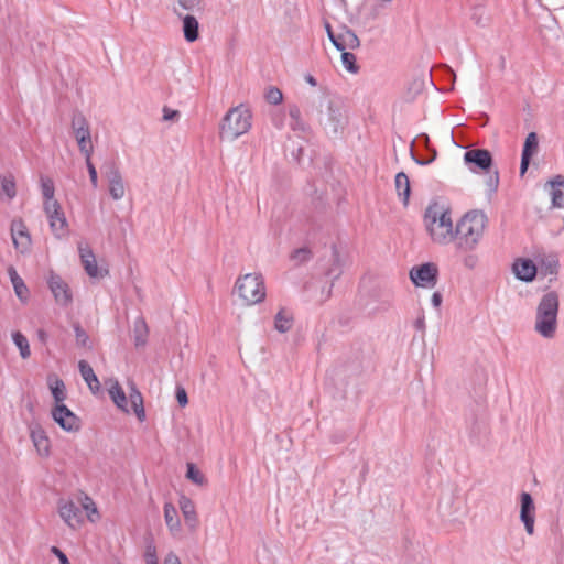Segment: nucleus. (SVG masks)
Returning a JSON list of instances; mask_svg holds the SVG:
<instances>
[{
	"label": "nucleus",
	"instance_id": "obj_1",
	"mask_svg": "<svg viewBox=\"0 0 564 564\" xmlns=\"http://www.w3.org/2000/svg\"><path fill=\"white\" fill-rule=\"evenodd\" d=\"M487 223L488 217L482 210L467 212L456 224L454 230L457 248L464 251L475 249L484 235Z\"/></svg>",
	"mask_w": 564,
	"mask_h": 564
},
{
	"label": "nucleus",
	"instance_id": "obj_2",
	"mask_svg": "<svg viewBox=\"0 0 564 564\" xmlns=\"http://www.w3.org/2000/svg\"><path fill=\"white\" fill-rule=\"evenodd\" d=\"M424 223L432 240L440 245L454 241L451 209L437 202L431 203L424 213Z\"/></svg>",
	"mask_w": 564,
	"mask_h": 564
},
{
	"label": "nucleus",
	"instance_id": "obj_3",
	"mask_svg": "<svg viewBox=\"0 0 564 564\" xmlns=\"http://www.w3.org/2000/svg\"><path fill=\"white\" fill-rule=\"evenodd\" d=\"M251 119L250 110L241 106L231 108L220 124V138L232 141L247 133L251 128Z\"/></svg>",
	"mask_w": 564,
	"mask_h": 564
},
{
	"label": "nucleus",
	"instance_id": "obj_4",
	"mask_svg": "<svg viewBox=\"0 0 564 564\" xmlns=\"http://www.w3.org/2000/svg\"><path fill=\"white\" fill-rule=\"evenodd\" d=\"M235 292L246 305L260 303L265 297V286L261 274L248 273L235 284Z\"/></svg>",
	"mask_w": 564,
	"mask_h": 564
},
{
	"label": "nucleus",
	"instance_id": "obj_5",
	"mask_svg": "<svg viewBox=\"0 0 564 564\" xmlns=\"http://www.w3.org/2000/svg\"><path fill=\"white\" fill-rule=\"evenodd\" d=\"M326 106V115L324 116L322 111H318V120L328 133L337 134L346 124V116L338 102L327 100Z\"/></svg>",
	"mask_w": 564,
	"mask_h": 564
},
{
	"label": "nucleus",
	"instance_id": "obj_6",
	"mask_svg": "<svg viewBox=\"0 0 564 564\" xmlns=\"http://www.w3.org/2000/svg\"><path fill=\"white\" fill-rule=\"evenodd\" d=\"M43 209L47 216L50 228L57 239L68 236V221L59 203L43 204Z\"/></svg>",
	"mask_w": 564,
	"mask_h": 564
},
{
	"label": "nucleus",
	"instance_id": "obj_7",
	"mask_svg": "<svg viewBox=\"0 0 564 564\" xmlns=\"http://www.w3.org/2000/svg\"><path fill=\"white\" fill-rule=\"evenodd\" d=\"M46 283L57 304L67 306L73 301L72 290L68 283L55 271L51 270Z\"/></svg>",
	"mask_w": 564,
	"mask_h": 564
},
{
	"label": "nucleus",
	"instance_id": "obj_8",
	"mask_svg": "<svg viewBox=\"0 0 564 564\" xmlns=\"http://www.w3.org/2000/svg\"><path fill=\"white\" fill-rule=\"evenodd\" d=\"M101 173L109 183V194L115 200L124 196V185L119 167L113 160L107 161L101 166Z\"/></svg>",
	"mask_w": 564,
	"mask_h": 564
},
{
	"label": "nucleus",
	"instance_id": "obj_9",
	"mask_svg": "<svg viewBox=\"0 0 564 564\" xmlns=\"http://www.w3.org/2000/svg\"><path fill=\"white\" fill-rule=\"evenodd\" d=\"M464 162L474 173L478 171L490 172L494 159L487 149H470L464 153Z\"/></svg>",
	"mask_w": 564,
	"mask_h": 564
},
{
	"label": "nucleus",
	"instance_id": "obj_10",
	"mask_svg": "<svg viewBox=\"0 0 564 564\" xmlns=\"http://www.w3.org/2000/svg\"><path fill=\"white\" fill-rule=\"evenodd\" d=\"M438 269L432 262L414 267L410 271V279L416 286L433 288L437 282Z\"/></svg>",
	"mask_w": 564,
	"mask_h": 564
},
{
	"label": "nucleus",
	"instance_id": "obj_11",
	"mask_svg": "<svg viewBox=\"0 0 564 564\" xmlns=\"http://www.w3.org/2000/svg\"><path fill=\"white\" fill-rule=\"evenodd\" d=\"M53 420L66 432L80 430L79 417L65 404H55L51 411Z\"/></svg>",
	"mask_w": 564,
	"mask_h": 564
},
{
	"label": "nucleus",
	"instance_id": "obj_12",
	"mask_svg": "<svg viewBox=\"0 0 564 564\" xmlns=\"http://www.w3.org/2000/svg\"><path fill=\"white\" fill-rule=\"evenodd\" d=\"M534 511L535 506L531 495L529 492H522L520 519L523 522L525 531L529 535L534 533Z\"/></svg>",
	"mask_w": 564,
	"mask_h": 564
},
{
	"label": "nucleus",
	"instance_id": "obj_13",
	"mask_svg": "<svg viewBox=\"0 0 564 564\" xmlns=\"http://www.w3.org/2000/svg\"><path fill=\"white\" fill-rule=\"evenodd\" d=\"M59 516L72 528L83 522L82 509L72 500H61L58 503Z\"/></svg>",
	"mask_w": 564,
	"mask_h": 564
},
{
	"label": "nucleus",
	"instance_id": "obj_14",
	"mask_svg": "<svg viewBox=\"0 0 564 564\" xmlns=\"http://www.w3.org/2000/svg\"><path fill=\"white\" fill-rule=\"evenodd\" d=\"M558 296L555 292H549L543 295L539 305L536 317H557Z\"/></svg>",
	"mask_w": 564,
	"mask_h": 564
},
{
	"label": "nucleus",
	"instance_id": "obj_15",
	"mask_svg": "<svg viewBox=\"0 0 564 564\" xmlns=\"http://www.w3.org/2000/svg\"><path fill=\"white\" fill-rule=\"evenodd\" d=\"M512 269L516 278L524 282L533 281L538 272L536 265L531 259H517Z\"/></svg>",
	"mask_w": 564,
	"mask_h": 564
},
{
	"label": "nucleus",
	"instance_id": "obj_16",
	"mask_svg": "<svg viewBox=\"0 0 564 564\" xmlns=\"http://www.w3.org/2000/svg\"><path fill=\"white\" fill-rule=\"evenodd\" d=\"M417 141H419V144L423 147L424 151L426 152V155L417 156L414 153L413 149H411L412 159L419 165H427V164L432 163L437 156V151L435 148H433L431 145L429 135L425 133H422L421 135L417 137Z\"/></svg>",
	"mask_w": 564,
	"mask_h": 564
},
{
	"label": "nucleus",
	"instance_id": "obj_17",
	"mask_svg": "<svg viewBox=\"0 0 564 564\" xmlns=\"http://www.w3.org/2000/svg\"><path fill=\"white\" fill-rule=\"evenodd\" d=\"M178 505L183 513L185 524L189 528L191 531H195L198 525V519L194 502L192 499L183 495L180 498Z\"/></svg>",
	"mask_w": 564,
	"mask_h": 564
},
{
	"label": "nucleus",
	"instance_id": "obj_18",
	"mask_svg": "<svg viewBox=\"0 0 564 564\" xmlns=\"http://www.w3.org/2000/svg\"><path fill=\"white\" fill-rule=\"evenodd\" d=\"M11 235L15 248L22 247L28 249L31 245V237L28 232V228L22 220H13L11 225Z\"/></svg>",
	"mask_w": 564,
	"mask_h": 564
},
{
	"label": "nucleus",
	"instance_id": "obj_19",
	"mask_svg": "<svg viewBox=\"0 0 564 564\" xmlns=\"http://www.w3.org/2000/svg\"><path fill=\"white\" fill-rule=\"evenodd\" d=\"M338 39L340 41L338 51H346L347 48L356 50L360 46L359 37L355 31L348 28L346 24L339 25Z\"/></svg>",
	"mask_w": 564,
	"mask_h": 564
},
{
	"label": "nucleus",
	"instance_id": "obj_20",
	"mask_svg": "<svg viewBox=\"0 0 564 564\" xmlns=\"http://www.w3.org/2000/svg\"><path fill=\"white\" fill-rule=\"evenodd\" d=\"M32 442L41 456H48L50 440L41 425L36 424L31 427Z\"/></svg>",
	"mask_w": 564,
	"mask_h": 564
},
{
	"label": "nucleus",
	"instance_id": "obj_21",
	"mask_svg": "<svg viewBox=\"0 0 564 564\" xmlns=\"http://www.w3.org/2000/svg\"><path fill=\"white\" fill-rule=\"evenodd\" d=\"M131 337L133 338L134 347L143 348L148 344L149 326L145 319H134L131 328Z\"/></svg>",
	"mask_w": 564,
	"mask_h": 564
},
{
	"label": "nucleus",
	"instance_id": "obj_22",
	"mask_svg": "<svg viewBox=\"0 0 564 564\" xmlns=\"http://www.w3.org/2000/svg\"><path fill=\"white\" fill-rule=\"evenodd\" d=\"M550 187L552 206L564 208V176L556 175L552 181H550Z\"/></svg>",
	"mask_w": 564,
	"mask_h": 564
},
{
	"label": "nucleus",
	"instance_id": "obj_23",
	"mask_svg": "<svg viewBox=\"0 0 564 564\" xmlns=\"http://www.w3.org/2000/svg\"><path fill=\"white\" fill-rule=\"evenodd\" d=\"M78 251L86 273L91 278L97 276L98 265L93 250L89 247H83L82 245H79Z\"/></svg>",
	"mask_w": 564,
	"mask_h": 564
},
{
	"label": "nucleus",
	"instance_id": "obj_24",
	"mask_svg": "<svg viewBox=\"0 0 564 564\" xmlns=\"http://www.w3.org/2000/svg\"><path fill=\"white\" fill-rule=\"evenodd\" d=\"M47 384L52 392L53 399L55 400V404H64L63 402L67 397L64 381L56 375H50L47 377Z\"/></svg>",
	"mask_w": 564,
	"mask_h": 564
},
{
	"label": "nucleus",
	"instance_id": "obj_25",
	"mask_svg": "<svg viewBox=\"0 0 564 564\" xmlns=\"http://www.w3.org/2000/svg\"><path fill=\"white\" fill-rule=\"evenodd\" d=\"M78 369L83 377V379L86 381L87 386L91 390L93 393H96L100 389V382L95 375L91 366L86 360H79L78 362Z\"/></svg>",
	"mask_w": 564,
	"mask_h": 564
},
{
	"label": "nucleus",
	"instance_id": "obj_26",
	"mask_svg": "<svg viewBox=\"0 0 564 564\" xmlns=\"http://www.w3.org/2000/svg\"><path fill=\"white\" fill-rule=\"evenodd\" d=\"M129 402H130L131 408H132L133 412L135 413L138 420L140 422H143L145 420L143 397L134 383H132L130 386Z\"/></svg>",
	"mask_w": 564,
	"mask_h": 564
},
{
	"label": "nucleus",
	"instance_id": "obj_27",
	"mask_svg": "<svg viewBox=\"0 0 564 564\" xmlns=\"http://www.w3.org/2000/svg\"><path fill=\"white\" fill-rule=\"evenodd\" d=\"M199 24L197 19L192 15L187 14L183 17V33L184 37L187 42L192 43L195 42L199 36Z\"/></svg>",
	"mask_w": 564,
	"mask_h": 564
},
{
	"label": "nucleus",
	"instance_id": "obj_28",
	"mask_svg": "<svg viewBox=\"0 0 564 564\" xmlns=\"http://www.w3.org/2000/svg\"><path fill=\"white\" fill-rule=\"evenodd\" d=\"M395 189L398 196L401 198L404 206H408L411 187L408 175L404 172H399L395 175Z\"/></svg>",
	"mask_w": 564,
	"mask_h": 564
},
{
	"label": "nucleus",
	"instance_id": "obj_29",
	"mask_svg": "<svg viewBox=\"0 0 564 564\" xmlns=\"http://www.w3.org/2000/svg\"><path fill=\"white\" fill-rule=\"evenodd\" d=\"M73 133L77 140L79 151L83 154L93 153L90 128L85 127L78 130H73Z\"/></svg>",
	"mask_w": 564,
	"mask_h": 564
},
{
	"label": "nucleus",
	"instance_id": "obj_30",
	"mask_svg": "<svg viewBox=\"0 0 564 564\" xmlns=\"http://www.w3.org/2000/svg\"><path fill=\"white\" fill-rule=\"evenodd\" d=\"M8 274L10 276L17 296L21 301L26 300L29 296V289L25 285L23 279L18 274L17 270L12 265L8 268Z\"/></svg>",
	"mask_w": 564,
	"mask_h": 564
},
{
	"label": "nucleus",
	"instance_id": "obj_31",
	"mask_svg": "<svg viewBox=\"0 0 564 564\" xmlns=\"http://www.w3.org/2000/svg\"><path fill=\"white\" fill-rule=\"evenodd\" d=\"M109 394L118 409L122 410L126 413H129V409L127 408L128 399L122 387L119 384L118 381H115V383L110 387Z\"/></svg>",
	"mask_w": 564,
	"mask_h": 564
},
{
	"label": "nucleus",
	"instance_id": "obj_32",
	"mask_svg": "<svg viewBox=\"0 0 564 564\" xmlns=\"http://www.w3.org/2000/svg\"><path fill=\"white\" fill-rule=\"evenodd\" d=\"M164 519L171 532H178L181 530V521L177 514V510L170 502L164 505Z\"/></svg>",
	"mask_w": 564,
	"mask_h": 564
},
{
	"label": "nucleus",
	"instance_id": "obj_33",
	"mask_svg": "<svg viewBox=\"0 0 564 564\" xmlns=\"http://www.w3.org/2000/svg\"><path fill=\"white\" fill-rule=\"evenodd\" d=\"M557 327V319H536L534 329L545 338H553Z\"/></svg>",
	"mask_w": 564,
	"mask_h": 564
},
{
	"label": "nucleus",
	"instance_id": "obj_34",
	"mask_svg": "<svg viewBox=\"0 0 564 564\" xmlns=\"http://www.w3.org/2000/svg\"><path fill=\"white\" fill-rule=\"evenodd\" d=\"M40 185H41V192H42V195H43V198H44L43 204L58 203L54 198L55 186H54V182H53L52 178H50L47 176H41L40 177Z\"/></svg>",
	"mask_w": 564,
	"mask_h": 564
},
{
	"label": "nucleus",
	"instance_id": "obj_35",
	"mask_svg": "<svg viewBox=\"0 0 564 564\" xmlns=\"http://www.w3.org/2000/svg\"><path fill=\"white\" fill-rule=\"evenodd\" d=\"M78 501L82 505L80 509L87 511V517L91 522H94V521H96V519L100 518L99 512L96 507V503L89 496L82 492L78 498Z\"/></svg>",
	"mask_w": 564,
	"mask_h": 564
},
{
	"label": "nucleus",
	"instance_id": "obj_36",
	"mask_svg": "<svg viewBox=\"0 0 564 564\" xmlns=\"http://www.w3.org/2000/svg\"><path fill=\"white\" fill-rule=\"evenodd\" d=\"M560 262L556 256H547L541 259V272L543 275H555L558 272Z\"/></svg>",
	"mask_w": 564,
	"mask_h": 564
},
{
	"label": "nucleus",
	"instance_id": "obj_37",
	"mask_svg": "<svg viewBox=\"0 0 564 564\" xmlns=\"http://www.w3.org/2000/svg\"><path fill=\"white\" fill-rule=\"evenodd\" d=\"M1 194L6 195L9 200L17 195V185L14 176L9 174L1 177Z\"/></svg>",
	"mask_w": 564,
	"mask_h": 564
},
{
	"label": "nucleus",
	"instance_id": "obj_38",
	"mask_svg": "<svg viewBox=\"0 0 564 564\" xmlns=\"http://www.w3.org/2000/svg\"><path fill=\"white\" fill-rule=\"evenodd\" d=\"M539 149V140L538 134L535 132H530L524 141L522 154L525 156L532 158Z\"/></svg>",
	"mask_w": 564,
	"mask_h": 564
},
{
	"label": "nucleus",
	"instance_id": "obj_39",
	"mask_svg": "<svg viewBox=\"0 0 564 564\" xmlns=\"http://www.w3.org/2000/svg\"><path fill=\"white\" fill-rule=\"evenodd\" d=\"M12 339H13V343L15 344V346L20 350L21 357L23 359L29 358L31 355V351H30V346H29V341H28L26 337L23 334H21L20 332H14L12 334Z\"/></svg>",
	"mask_w": 564,
	"mask_h": 564
},
{
	"label": "nucleus",
	"instance_id": "obj_40",
	"mask_svg": "<svg viewBox=\"0 0 564 564\" xmlns=\"http://www.w3.org/2000/svg\"><path fill=\"white\" fill-rule=\"evenodd\" d=\"M186 477L198 486H204L207 484L203 473L193 463H187Z\"/></svg>",
	"mask_w": 564,
	"mask_h": 564
},
{
	"label": "nucleus",
	"instance_id": "obj_41",
	"mask_svg": "<svg viewBox=\"0 0 564 564\" xmlns=\"http://www.w3.org/2000/svg\"><path fill=\"white\" fill-rule=\"evenodd\" d=\"M73 328L75 332L77 346L90 349L91 345H90V339H89V335L87 334V332L78 323H74Z\"/></svg>",
	"mask_w": 564,
	"mask_h": 564
},
{
	"label": "nucleus",
	"instance_id": "obj_42",
	"mask_svg": "<svg viewBox=\"0 0 564 564\" xmlns=\"http://www.w3.org/2000/svg\"><path fill=\"white\" fill-rule=\"evenodd\" d=\"M341 52V63L343 66L351 74H357L359 72V66L356 62V56L351 52L340 51Z\"/></svg>",
	"mask_w": 564,
	"mask_h": 564
},
{
	"label": "nucleus",
	"instance_id": "obj_43",
	"mask_svg": "<svg viewBox=\"0 0 564 564\" xmlns=\"http://www.w3.org/2000/svg\"><path fill=\"white\" fill-rule=\"evenodd\" d=\"M332 258H333V262H334V265L337 267V269H329L327 271V275L329 278H333V279H337L340 274H341V271L339 270V267H340V257H339V251H338V248L336 245H333L332 246Z\"/></svg>",
	"mask_w": 564,
	"mask_h": 564
},
{
	"label": "nucleus",
	"instance_id": "obj_44",
	"mask_svg": "<svg viewBox=\"0 0 564 564\" xmlns=\"http://www.w3.org/2000/svg\"><path fill=\"white\" fill-rule=\"evenodd\" d=\"M312 257H313L312 251L308 248L304 247V248L295 249L292 252L291 259L296 261L297 264H302V263L310 261L312 259Z\"/></svg>",
	"mask_w": 564,
	"mask_h": 564
},
{
	"label": "nucleus",
	"instance_id": "obj_45",
	"mask_svg": "<svg viewBox=\"0 0 564 564\" xmlns=\"http://www.w3.org/2000/svg\"><path fill=\"white\" fill-rule=\"evenodd\" d=\"M265 100L271 105H279L283 100L282 91L278 87H270L265 93Z\"/></svg>",
	"mask_w": 564,
	"mask_h": 564
},
{
	"label": "nucleus",
	"instance_id": "obj_46",
	"mask_svg": "<svg viewBox=\"0 0 564 564\" xmlns=\"http://www.w3.org/2000/svg\"><path fill=\"white\" fill-rule=\"evenodd\" d=\"M84 155H85V159H86V165H87V170H88V174H89L91 186L94 188H97L98 187V176H97V170H96V167L93 164L91 159H90L91 153L84 154Z\"/></svg>",
	"mask_w": 564,
	"mask_h": 564
},
{
	"label": "nucleus",
	"instance_id": "obj_47",
	"mask_svg": "<svg viewBox=\"0 0 564 564\" xmlns=\"http://www.w3.org/2000/svg\"><path fill=\"white\" fill-rule=\"evenodd\" d=\"M85 127H89L85 116L78 110L74 111L72 116V130H78Z\"/></svg>",
	"mask_w": 564,
	"mask_h": 564
},
{
	"label": "nucleus",
	"instance_id": "obj_48",
	"mask_svg": "<svg viewBox=\"0 0 564 564\" xmlns=\"http://www.w3.org/2000/svg\"><path fill=\"white\" fill-rule=\"evenodd\" d=\"M489 194L496 193L499 186V172L496 170L486 180Z\"/></svg>",
	"mask_w": 564,
	"mask_h": 564
},
{
	"label": "nucleus",
	"instance_id": "obj_49",
	"mask_svg": "<svg viewBox=\"0 0 564 564\" xmlns=\"http://www.w3.org/2000/svg\"><path fill=\"white\" fill-rule=\"evenodd\" d=\"M290 117L295 121L293 129H304L303 122L301 121V110L296 105L289 108Z\"/></svg>",
	"mask_w": 564,
	"mask_h": 564
},
{
	"label": "nucleus",
	"instance_id": "obj_50",
	"mask_svg": "<svg viewBox=\"0 0 564 564\" xmlns=\"http://www.w3.org/2000/svg\"><path fill=\"white\" fill-rule=\"evenodd\" d=\"M175 395L177 403L181 408H184L188 404L187 392L182 386L176 387Z\"/></svg>",
	"mask_w": 564,
	"mask_h": 564
},
{
	"label": "nucleus",
	"instance_id": "obj_51",
	"mask_svg": "<svg viewBox=\"0 0 564 564\" xmlns=\"http://www.w3.org/2000/svg\"><path fill=\"white\" fill-rule=\"evenodd\" d=\"M293 319H274L273 326L279 333H286L292 328Z\"/></svg>",
	"mask_w": 564,
	"mask_h": 564
},
{
	"label": "nucleus",
	"instance_id": "obj_52",
	"mask_svg": "<svg viewBox=\"0 0 564 564\" xmlns=\"http://www.w3.org/2000/svg\"><path fill=\"white\" fill-rule=\"evenodd\" d=\"M163 120L165 121H176L178 120L181 113L178 110H174L169 108L167 106L163 107Z\"/></svg>",
	"mask_w": 564,
	"mask_h": 564
},
{
	"label": "nucleus",
	"instance_id": "obj_53",
	"mask_svg": "<svg viewBox=\"0 0 564 564\" xmlns=\"http://www.w3.org/2000/svg\"><path fill=\"white\" fill-rule=\"evenodd\" d=\"M51 552L58 558L59 564H70L66 554L57 546H52Z\"/></svg>",
	"mask_w": 564,
	"mask_h": 564
},
{
	"label": "nucleus",
	"instance_id": "obj_54",
	"mask_svg": "<svg viewBox=\"0 0 564 564\" xmlns=\"http://www.w3.org/2000/svg\"><path fill=\"white\" fill-rule=\"evenodd\" d=\"M531 159L532 158H530V156H525V155L521 154V163H520V174L521 175H524V173L527 172V170L530 165Z\"/></svg>",
	"mask_w": 564,
	"mask_h": 564
},
{
	"label": "nucleus",
	"instance_id": "obj_55",
	"mask_svg": "<svg viewBox=\"0 0 564 564\" xmlns=\"http://www.w3.org/2000/svg\"><path fill=\"white\" fill-rule=\"evenodd\" d=\"M195 0H178V4L187 11H194L195 10Z\"/></svg>",
	"mask_w": 564,
	"mask_h": 564
},
{
	"label": "nucleus",
	"instance_id": "obj_56",
	"mask_svg": "<svg viewBox=\"0 0 564 564\" xmlns=\"http://www.w3.org/2000/svg\"><path fill=\"white\" fill-rule=\"evenodd\" d=\"M145 558H147V562L149 560H154V561H158L156 558V551H155V547L152 546V545H149L147 547V551H145Z\"/></svg>",
	"mask_w": 564,
	"mask_h": 564
},
{
	"label": "nucleus",
	"instance_id": "obj_57",
	"mask_svg": "<svg viewBox=\"0 0 564 564\" xmlns=\"http://www.w3.org/2000/svg\"><path fill=\"white\" fill-rule=\"evenodd\" d=\"M329 41L333 43V45L336 47V50L338 51L339 50V39H338V32L335 33V32H329V34L327 35Z\"/></svg>",
	"mask_w": 564,
	"mask_h": 564
},
{
	"label": "nucleus",
	"instance_id": "obj_58",
	"mask_svg": "<svg viewBox=\"0 0 564 564\" xmlns=\"http://www.w3.org/2000/svg\"><path fill=\"white\" fill-rule=\"evenodd\" d=\"M412 326L415 330L424 333V329H425L424 319H414Z\"/></svg>",
	"mask_w": 564,
	"mask_h": 564
},
{
	"label": "nucleus",
	"instance_id": "obj_59",
	"mask_svg": "<svg viewBox=\"0 0 564 564\" xmlns=\"http://www.w3.org/2000/svg\"><path fill=\"white\" fill-rule=\"evenodd\" d=\"M165 564H182L178 556L174 553H170L165 558Z\"/></svg>",
	"mask_w": 564,
	"mask_h": 564
},
{
	"label": "nucleus",
	"instance_id": "obj_60",
	"mask_svg": "<svg viewBox=\"0 0 564 564\" xmlns=\"http://www.w3.org/2000/svg\"><path fill=\"white\" fill-rule=\"evenodd\" d=\"M442 300H443V297H442V294H441L440 292H435V293H433L432 299H431L432 304H433L435 307H438V306L441 305Z\"/></svg>",
	"mask_w": 564,
	"mask_h": 564
},
{
	"label": "nucleus",
	"instance_id": "obj_61",
	"mask_svg": "<svg viewBox=\"0 0 564 564\" xmlns=\"http://www.w3.org/2000/svg\"><path fill=\"white\" fill-rule=\"evenodd\" d=\"M305 80L307 84H310L311 86L315 87L317 85V80L315 79V77L311 74H306L305 75Z\"/></svg>",
	"mask_w": 564,
	"mask_h": 564
},
{
	"label": "nucleus",
	"instance_id": "obj_62",
	"mask_svg": "<svg viewBox=\"0 0 564 564\" xmlns=\"http://www.w3.org/2000/svg\"><path fill=\"white\" fill-rule=\"evenodd\" d=\"M324 28H325L327 35L329 34V32H334L330 23L327 20H324Z\"/></svg>",
	"mask_w": 564,
	"mask_h": 564
},
{
	"label": "nucleus",
	"instance_id": "obj_63",
	"mask_svg": "<svg viewBox=\"0 0 564 564\" xmlns=\"http://www.w3.org/2000/svg\"><path fill=\"white\" fill-rule=\"evenodd\" d=\"M285 314H286L285 308H284V307H281V308L276 312V314L274 315V317H286V316H285Z\"/></svg>",
	"mask_w": 564,
	"mask_h": 564
},
{
	"label": "nucleus",
	"instance_id": "obj_64",
	"mask_svg": "<svg viewBox=\"0 0 564 564\" xmlns=\"http://www.w3.org/2000/svg\"><path fill=\"white\" fill-rule=\"evenodd\" d=\"M148 564H159V563H158V561L149 560V561H148Z\"/></svg>",
	"mask_w": 564,
	"mask_h": 564
}]
</instances>
